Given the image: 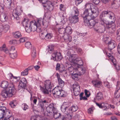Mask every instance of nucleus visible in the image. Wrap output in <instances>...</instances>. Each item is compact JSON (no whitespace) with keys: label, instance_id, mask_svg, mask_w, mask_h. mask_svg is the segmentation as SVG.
<instances>
[{"label":"nucleus","instance_id":"obj_1","mask_svg":"<svg viewBox=\"0 0 120 120\" xmlns=\"http://www.w3.org/2000/svg\"><path fill=\"white\" fill-rule=\"evenodd\" d=\"M46 110L48 116H50L53 115L55 119H59V120H66L67 117L58 112L57 109L54 107L53 103H51L47 107Z\"/></svg>","mask_w":120,"mask_h":120},{"label":"nucleus","instance_id":"obj_2","mask_svg":"<svg viewBox=\"0 0 120 120\" xmlns=\"http://www.w3.org/2000/svg\"><path fill=\"white\" fill-rule=\"evenodd\" d=\"M84 15H81V16L83 18L85 26H89L90 28L94 27L96 24L95 21L93 20H91V14L88 13L86 11L84 13Z\"/></svg>","mask_w":120,"mask_h":120},{"label":"nucleus","instance_id":"obj_3","mask_svg":"<svg viewBox=\"0 0 120 120\" xmlns=\"http://www.w3.org/2000/svg\"><path fill=\"white\" fill-rule=\"evenodd\" d=\"M76 55H67L65 56V58L71 62L74 63L75 66L79 67V65L80 67H82L83 63L81 58H76Z\"/></svg>","mask_w":120,"mask_h":120},{"label":"nucleus","instance_id":"obj_4","mask_svg":"<svg viewBox=\"0 0 120 120\" xmlns=\"http://www.w3.org/2000/svg\"><path fill=\"white\" fill-rule=\"evenodd\" d=\"M69 106V105L68 103L64 102L61 107V109L62 112H64L67 115V117H66L68 119L70 120L71 119V114L72 112Z\"/></svg>","mask_w":120,"mask_h":120},{"label":"nucleus","instance_id":"obj_5","mask_svg":"<svg viewBox=\"0 0 120 120\" xmlns=\"http://www.w3.org/2000/svg\"><path fill=\"white\" fill-rule=\"evenodd\" d=\"M72 10V13L69 21L71 23H75L79 21V18L78 16L79 13L77 8L75 7H73Z\"/></svg>","mask_w":120,"mask_h":120},{"label":"nucleus","instance_id":"obj_6","mask_svg":"<svg viewBox=\"0 0 120 120\" xmlns=\"http://www.w3.org/2000/svg\"><path fill=\"white\" fill-rule=\"evenodd\" d=\"M60 88L59 87H55L52 91V93L55 97L59 96L64 97L66 95V92L64 90H60Z\"/></svg>","mask_w":120,"mask_h":120},{"label":"nucleus","instance_id":"obj_7","mask_svg":"<svg viewBox=\"0 0 120 120\" xmlns=\"http://www.w3.org/2000/svg\"><path fill=\"white\" fill-rule=\"evenodd\" d=\"M52 88L51 82L49 80H46L45 83V85L41 88L42 92L44 94H48L50 92Z\"/></svg>","mask_w":120,"mask_h":120},{"label":"nucleus","instance_id":"obj_8","mask_svg":"<svg viewBox=\"0 0 120 120\" xmlns=\"http://www.w3.org/2000/svg\"><path fill=\"white\" fill-rule=\"evenodd\" d=\"M89 10L91 11V12H90L89 11V10H88V9H86L85 10L81 15H84V14L85 13V11H87V13L89 14H91V17H93L94 18H95L98 15L99 11L98 8L97 7L94 5Z\"/></svg>","mask_w":120,"mask_h":120},{"label":"nucleus","instance_id":"obj_9","mask_svg":"<svg viewBox=\"0 0 120 120\" xmlns=\"http://www.w3.org/2000/svg\"><path fill=\"white\" fill-rule=\"evenodd\" d=\"M74 67H73L70 68H68L69 71L70 72H71L74 71L79 72L82 75L83 74L85 71V68H82V67H80V66L79 65V67H77L74 66Z\"/></svg>","mask_w":120,"mask_h":120},{"label":"nucleus","instance_id":"obj_10","mask_svg":"<svg viewBox=\"0 0 120 120\" xmlns=\"http://www.w3.org/2000/svg\"><path fill=\"white\" fill-rule=\"evenodd\" d=\"M42 20V19L41 18H40L38 19L37 23L35 21L30 22L32 31H36L37 27L41 26V22Z\"/></svg>","mask_w":120,"mask_h":120},{"label":"nucleus","instance_id":"obj_11","mask_svg":"<svg viewBox=\"0 0 120 120\" xmlns=\"http://www.w3.org/2000/svg\"><path fill=\"white\" fill-rule=\"evenodd\" d=\"M23 26H25L26 31L30 33L32 31L30 22L28 19H24L22 22Z\"/></svg>","mask_w":120,"mask_h":120},{"label":"nucleus","instance_id":"obj_12","mask_svg":"<svg viewBox=\"0 0 120 120\" xmlns=\"http://www.w3.org/2000/svg\"><path fill=\"white\" fill-rule=\"evenodd\" d=\"M6 108L4 106H0V115H2V116L0 118V120H6V114H8L10 112L6 111Z\"/></svg>","mask_w":120,"mask_h":120},{"label":"nucleus","instance_id":"obj_13","mask_svg":"<svg viewBox=\"0 0 120 120\" xmlns=\"http://www.w3.org/2000/svg\"><path fill=\"white\" fill-rule=\"evenodd\" d=\"M5 90L9 96L11 97L15 94L16 92V90L13 84H9L8 86Z\"/></svg>","mask_w":120,"mask_h":120},{"label":"nucleus","instance_id":"obj_14","mask_svg":"<svg viewBox=\"0 0 120 120\" xmlns=\"http://www.w3.org/2000/svg\"><path fill=\"white\" fill-rule=\"evenodd\" d=\"M0 50L3 51L6 53H9L16 52L14 46H12L9 50H8L6 47V45L5 44H4L2 47H0Z\"/></svg>","mask_w":120,"mask_h":120},{"label":"nucleus","instance_id":"obj_15","mask_svg":"<svg viewBox=\"0 0 120 120\" xmlns=\"http://www.w3.org/2000/svg\"><path fill=\"white\" fill-rule=\"evenodd\" d=\"M109 15V18L110 19H114L113 21L112 22H113L115 20V17L113 13L110 11H103L101 14L100 17L101 19V18L106 16V15Z\"/></svg>","mask_w":120,"mask_h":120},{"label":"nucleus","instance_id":"obj_16","mask_svg":"<svg viewBox=\"0 0 120 120\" xmlns=\"http://www.w3.org/2000/svg\"><path fill=\"white\" fill-rule=\"evenodd\" d=\"M72 88L75 96H76L78 95L80 91V87L78 84L77 83H75L73 85Z\"/></svg>","mask_w":120,"mask_h":120},{"label":"nucleus","instance_id":"obj_17","mask_svg":"<svg viewBox=\"0 0 120 120\" xmlns=\"http://www.w3.org/2000/svg\"><path fill=\"white\" fill-rule=\"evenodd\" d=\"M27 81L25 78H22L19 82V84L18 86L19 90L22 88L25 89L26 86Z\"/></svg>","mask_w":120,"mask_h":120},{"label":"nucleus","instance_id":"obj_18","mask_svg":"<svg viewBox=\"0 0 120 120\" xmlns=\"http://www.w3.org/2000/svg\"><path fill=\"white\" fill-rule=\"evenodd\" d=\"M42 5L44 8L46 9H47L49 10V11L52 10L53 8V5L52 2L49 1L47 0L46 2L45 3H42Z\"/></svg>","mask_w":120,"mask_h":120},{"label":"nucleus","instance_id":"obj_19","mask_svg":"<svg viewBox=\"0 0 120 120\" xmlns=\"http://www.w3.org/2000/svg\"><path fill=\"white\" fill-rule=\"evenodd\" d=\"M53 59L54 61H60L62 58L61 53L60 52H56L53 53L52 54Z\"/></svg>","mask_w":120,"mask_h":120},{"label":"nucleus","instance_id":"obj_20","mask_svg":"<svg viewBox=\"0 0 120 120\" xmlns=\"http://www.w3.org/2000/svg\"><path fill=\"white\" fill-rule=\"evenodd\" d=\"M22 12V8L20 6H18L16 9L14 10L13 11V13L18 16L20 15Z\"/></svg>","mask_w":120,"mask_h":120},{"label":"nucleus","instance_id":"obj_21","mask_svg":"<svg viewBox=\"0 0 120 120\" xmlns=\"http://www.w3.org/2000/svg\"><path fill=\"white\" fill-rule=\"evenodd\" d=\"M8 14L7 12H3L2 14L0 17V19L2 22L7 21L8 20Z\"/></svg>","mask_w":120,"mask_h":120},{"label":"nucleus","instance_id":"obj_22","mask_svg":"<svg viewBox=\"0 0 120 120\" xmlns=\"http://www.w3.org/2000/svg\"><path fill=\"white\" fill-rule=\"evenodd\" d=\"M63 14L64 13H60L59 14V15L60 16L61 19L60 24L62 25L65 24L67 21V19L64 16Z\"/></svg>","mask_w":120,"mask_h":120},{"label":"nucleus","instance_id":"obj_23","mask_svg":"<svg viewBox=\"0 0 120 120\" xmlns=\"http://www.w3.org/2000/svg\"><path fill=\"white\" fill-rule=\"evenodd\" d=\"M48 102V101L47 100H41L39 102L38 106L39 107H41V109H43L44 106Z\"/></svg>","mask_w":120,"mask_h":120},{"label":"nucleus","instance_id":"obj_24","mask_svg":"<svg viewBox=\"0 0 120 120\" xmlns=\"http://www.w3.org/2000/svg\"><path fill=\"white\" fill-rule=\"evenodd\" d=\"M108 47L110 50H111L114 48L116 46L115 42L113 41H111L108 43Z\"/></svg>","mask_w":120,"mask_h":120},{"label":"nucleus","instance_id":"obj_25","mask_svg":"<svg viewBox=\"0 0 120 120\" xmlns=\"http://www.w3.org/2000/svg\"><path fill=\"white\" fill-rule=\"evenodd\" d=\"M9 26L8 24H6L3 26L0 25V31H4L5 32H7L9 29Z\"/></svg>","mask_w":120,"mask_h":120},{"label":"nucleus","instance_id":"obj_26","mask_svg":"<svg viewBox=\"0 0 120 120\" xmlns=\"http://www.w3.org/2000/svg\"><path fill=\"white\" fill-rule=\"evenodd\" d=\"M56 75L57 78L59 85L61 86V87H62L64 85V82L62 80V79L60 78V76L58 73H57Z\"/></svg>","mask_w":120,"mask_h":120},{"label":"nucleus","instance_id":"obj_27","mask_svg":"<svg viewBox=\"0 0 120 120\" xmlns=\"http://www.w3.org/2000/svg\"><path fill=\"white\" fill-rule=\"evenodd\" d=\"M63 36L64 40L66 42H70L72 38L69 35L64 34Z\"/></svg>","mask_w":120,"mask_h":120},{"label":"nucleus","instance_id":"obj_28","mask_svg":"<svg viewBox=\"0 0 120 120\" xmlns=\"http://www.w3.org/2000/svg\"><path fill=\"white\" fill-rule=\"evenodd\" d=\"M113 20L112 21L110 22H109L108 21H106L104 20H102V21L104 22V24L103 25V26L105 24L106 25V26L108 28H109L111 26V24L113 23L114 22L115 20L114 21L112 22L113 21L114 19H113Z\"/></svg>","mask_w":120,"mask_h":120},{"label":"nucleus","instance_id":"obj_29","mask_svg":"<svg viewBox=\"0 0 120 120\" xmlns=\"http://www.w3.org/2000/svg\"><path fill=\"white\" fill-rule=\"evenodd\" d=\"M93 83L95 87H99L101 85L102 83L101 81L96 80L93 82Z\"/></svg>","mask_w":120,"mask_h":120},{"label":"nucleus","instance_id":"obj_30","mask_svg":"<svg viewBox=\"0 0 120 120\" xmlns=\"http://www.w3.org/2000/svg\"><path fill=\"white\" fill-rule=\"evenodd\" d=\"M1 95L3 98H6L7 97H10L11 96H9L8 92H7L6 90H4L1 92Z\"/></svg>","mask_w":120,"mask_h":120},{"label":"nucleus","instance_id":"obj_31","mask_svg":"<svg viewBox=\"0 0 120 120\" xmlns=\"http://www.w3.org/2000/svg\"><path fill=\"white\" fill-rule=\"evenodd\" d=\"M65 29V34L69 35L71 34L72 32V30L70 27L67 26Z\"/></svg>","mask_w":120,"mask_h":120},{"label":"nucleus","instance_id":"obj_32","mask_svg":"<svg viewBox=\"0 0 120 120\" xmlns=\"http://www.w3.org/2000/svg\"><path fill=\"white\" fill-rule=\"evenodd\" d=\"M20 78L19 77H14L12 78L11 80L10 81L12 83H16L18 82L20 79Z\"/></svg>","mask_w":120,"mask_h":120},{"label":"nucleus","instance_id":"obj_33","mask_svg":"<svg viewBox=\"0 0 120 120\" xmlns=\"http://www.w3.org/2000/svg\"><path fill=\"white\" fill-rule=\"evenodd\" d=\"M115 91L114 93L115 97L116 98H119L120 96V90L119 89V87L116 86Z\"/></svg>","mask_w":120,"mask_h":120},{"label":"nucleus","instance_id":"obj_34","mask_svg":"<svg viewBox=\"0 0 120 120\" xmlns=\"http://www.w3.org/2000/svg\"><path fill=\"white\" fill-rule=\"evenodd\" d=\"M101 108H104V109H107L109 108V105L105 102L101 104Z\"/></svg>","mask_w":120,"mask_h":120},{"label":"nucleus","instance_id":"obj_35","mask_svg":"<svg viewBox=\"0 0 120 120\" xmlns=\"http://www.w3.org/2000/svg\"><path fill=\"white\" fill-rule=\"evenodd\" d=\"M9 85L8 82L5 81H4L2 82L1 86L3 88H6Z\"/></svg>","mask_w":120,"mask_h":120},{"label":"nucleus","instance_id":"obj_36","mask_svg":"<svg viewBox=\"0 0 120 120\" xmlns=\"http://www.w3.org/2000/svg\"><path fill=\"white\" fill-rule=\"evenodd\" d=\"M46 30H42V32H41L39 34V35L41 38V39H44V38H45L46 34Z\"/></svg>","mask_w":120,"mask_h":120},{"label":"nucleus","instance_id":"obj_37","mask_svg":"<svg viewBox=\"0 0 120 120\" xmlns=\"http://www.w3.org/2000/svg\"><path fill=\"white\" fill-rule=\"evenodd\" d=\"M103 98V95L101 92L97 93L96 95V99L98 100H99Z\"/></svg>","mask_w":120,"mask_h":120},{"label":"nucleus","instance_id":"obj_38","mask_svg":"<svg viewBox=\"0 0 120 120\" xmlns=\"http://www.w3.org/2000/svg\"><path fill=\"white\" fill-rule=\"evenodd\" d=\"M105 54H106L107 55L109 58L113 62V61L115 60L114 59V57L112 56L111 55L112 53V52H110V53L109 52H105Z\"/></svg>","mask_w":120,"mask_h":120},{"label":"nucleus","instance_id":"obj_39","mask_svg":"<svg viewBox=\"0 0 120 120\" xmlns=\"http://www.w3.org/2000/svg\"><path fill=\"white\" fill-rule=\"evenodd\" d=\"M7 54H8L13 59H14L16 58L17 56L16 52H13L9 53Z\"/></svg>","mask_w":120,"mask_h":120},{"label":"nucleus","instance_id":"obj_40","mask_svg":"<svg viewBox=\"0 0 120 120\" xmlns=\"http://www.w3.org/2000/svg\"><path fill=\"white\" fill-rule=\"evenodd\" d=\"M31 56L33 58H35L36 56V48L33 47L31 49Z\"/></svg>","mask_w":120,"mask_h":120},{"label":"nucleus","instance_id":"obj_41","mask_svg":"<svg viewBox=\"0 0 120 120\" xmlns=\"http://www.w3.org/2000/svg\"><path fill=\"white\" fill-rule=\"evenodd\" d=\"M13 35L14 37L16 38H18L21 36L20 32L19 31L14 33Z\"/></svg>","mask_w":120,"mask_h":120},{"label":"nucleus","instance_id":"obj_42","mask_svg":"<svg viewBox=\"0 0 120 120\" xmlns=\"http://www.w3.org/2000/svg\"><path fill=\"white\" fill-rule=\"evenodd\" d=\"M17 104V102L15 100H14L10 102V105L11 106L12 108L15 107Z\"/></svg>","mask_w":120,"mask_h":120},{"label":"nucleus","instance_id":"obj_43","mask_svg":"<svg viewBox=\"0 0 120 120\" xmlns=\"http://www.w3.org/2000/svg\"><path fill=\"white\" fill-rule=\"evenodd\" d=\"M93 5V4L92 3H87L86 4L85 7L86 9H88L89 10V8L90 9Z\"/></svg>","mask_w":120,"mask_h":120},{"label":"nucleus","instance_id":"obj_44","mask_svg":"<svg viewBox=\"0 0 120 120\" xmlns=\"http://www.w3.org/2000/svg\"><path fill=\"white\" fill-rule=\"evenodd\" d=\"M104 22L102 21V19H101L100 21V22H98L97 23L95 24V25L98 27L101 26L104 24Z\"/></svg>","mask_w":120,"mask_h":120},{"label":"nucleus","instance_id":"obj_45","mask_svg":"<svg viewBox=\"0 0 120 120\" xmlns=\"http://www.w3.org/2000/svg\"><path fill=\"white\" fill-rule=\"evenodd\" d=\"M54 48V46L52 45H49L48 46V52L49 53H51L52 51L53 50Z\"/></svg>","mask_w":120,"mask_h":120},{"label":"nucleus","instance_id":"obj_46","mask_svg":"<svg viewBox=\"0 0 120 120\" xmlns=\"http://www.w3.org/2000/svg\"><path fill=\"white\" fill-rule=\"evenodd\" d=\"M56 30H58L59 33L60 34H64L65 33V29L64 28H58Z\"/></svg>","mask_w":120,"mask_h":120},{"label":"nucleus","instance_id":"obj_47","mask_svg":"<svg viewBox=\"0 0 120 120\" xmlns=\"http://www.w3.org/2000/svg\"><path fill=\"white\" fill-rule=\"evenodd\" d=\"M52 37V34L50 33H47L46 34L45 38L46 40H48L50 39Z\"/></svg>","mask_w":120,"mask_h":120},{"label":"nucleus","instance_id":"obj_48","mask_svg":"<svg viewBox=\"0 0 120 120\" xmlns=\"http://www.w3.org/2000/svg\"><path fill=\"white\" fill-rule=\"evenodd\" d=\"M22 108L24 110L26 111L29 108L28 106L26 103H23L22 105Z\"/></svg>","mask_w":120,"mask_h":120},{"label":"nucleus","instance_id":"obj_49","mask_svg":"<svg viewBox=\"0 0 120 120\" xmlns=\"http://www.w3.org/2000/svg\"><path fill=\"white\" fill-rule=\"evenodd\" d=\"M72 112L76 111L78 109V107L76 105H73L70 107Z\"/></svg>","mask_w":120,"mask_h":120},{"label":"nucleus","instance_id":"obj_50","mask_svg":"<svg viewBox=\"0 0 120 120\" xmlns=\"http://www.w3.org/2000/svg\"><path fill=\"white\" fill-rule=\"evenodd\" d=\"M72 78L75 80H79L78 76L77 74H72L71 76Z\"/></svg>","mask_w":120,"mask_h":120},{"label":"nucleus","instance_id":"obj_51","mask_svg":"<svg viewBox=\"0 0 120 120\" xmlns=\"http://www.w3.org/2000/svg\"><path fill=\"white\" fill-rule=\"evenodd\" d=\"M26 47L28 49H30L32 47L31 43L29 42H27L25 44Z\"/></svg>","mask_w":120,"mask_h":120},{"label":"nucleus","instance_id":"obj_52","mask_svg":"<svg viewBox=\"0 0 120 120\" xmlns=\"http://www.w3.org/2000/svg\"><path fill=\"white\" fill-rule=\"evenodd\" d=\"M41 19H42V20L41 23L42 22V25L45 26V28H46L48 26V22L46 21L45 19H43L42 18Z\"/></svg>","mask_w":120,"mask_h":120},{"label":"nucleus","instance_id":"obj_53","mask_svg":"<svg viewBox=\"0 0 120 120\" xmlns=\"http://www.w3.org/2000/svg\"><path fill=\"white\" fill-rule=\"evenodd\" d=\"M18 41L14 40H11L9 41V43L10 44H17Z\"/></svg>","mask_w":120,"mask_h":120},{"label":"nucleus","instance_id":"obj_54","mask_svg":"<svg viewBox=\"0 0 120 120\" xmlns=\"http://www.w3.org/2000/svg\"><path fill=\"white\" fill-rule=\"evenodd\" d=\"M30 99L31 101H33L34 104L36 105V103L37 101V98L34 97L32 98L31 97Z\"/></svg>","mask_w":120,"mask_h":120},{"label":"nucleus","instance_id":"obj_55","mask_svg":"<svg viewBox=\"0 0 120 120\" xmlns=\"http://www.w3.org/2000/svg\"><path fill=\"white\" fill-rule=\"evenodd\" d=\"M28 74V71L27 69H26L24 71L21 73V75L24 76L27 75Z\"/></svg>","mask_w":120,"mask_h":120},{"label":"nucleus","instance_id":"obj_56","mask_svg":"<svg viewBox=\"0 0 120 120\" xmlns=\"http://www.w3.org/2000/svg\"><path fill=\"white\" fill-rule=\"evenodd\" d=\"M65 65L67 69L69 68H70L73 66H72V65L70 62H67L65 63Z\"/></svg>","mask_w":120,"mask_h":120},{"label":"nucleus","instance_id":"obj_57","mask_svg":"<svg viewBox=\"0 0 120 120\" xmlns=\"http://www.w3.org/2000/svg\"><path fill=\"white\" fill-rule=\"evenodd\" d=\"M109 38L107 37L106 35H105L104 36L103 38V39L105 43H107V41L109 40Z\"/></svg>","mask_w":120,"mask_h":120},{"label":"nucleus","instance_id":"obj_58","mask_svg":"<svg viewBox=\"0 0 120 120\" xmlns=\"http://www.w3.org/2000/svg\"><path fill=\"white\" fill-rule=\"evenodd\" d=\"M7 3L8 5V6H7V8H10L11 6V4L12 3L11 0H7Z\"/></svg>","mask_w":120,"mask_h":120},{"label":"nucleus","instance_id":"obj_59","mask_svg":"<svg viewBox=\"0 0 120 120\" xmlns=\"http://www.w3.org/2000/svg\"><path fill=\"white\" fill-rule=\"evenodd\" d=\"M76 34L79 36H84L86 35V33H80L78 32H76Z\"/></svg>","mask_w":120,"mask_h":120},{"label":"nucleus","instance_id":"obj_60","mask_svg":"<svg viewBox=\"0 0 120 120\" xmlns=\"http://www.w3.org/2000/svg\"><path fill=\"white\" fill-rule=\"evenodd\" d=\"M4 5L3 4H0V11H3L4 10Z\"/></svg>","mask_w":120,"mask_h":120},{"label":"nucleus","instance_id":"obj_61","mask_svg":"<svg viewBox=\"0 0 120 120\" xmlns=\"http://www.w3.org/2000/svg\"><path fill=\"white\" fill-rule=\"evenodd\" d=\"M40 26H38L36 30L37 32H39L40 33H41V32H42V30H41Z\"/></svg>","mask_w":120,"mask_h":120},{"label":"nucleus","instance_id":"obj_62","mask_svg":"<svg viewBox=\"0 0 120 120\" xmlns=\"http://www.w3.org/2000/svg\"><path fill=\"white\" fill-rule=\"evenodd\" d=\"M27 39L25 38H21L19 39V41L20 42L23 43L25 42Z\"/></svg>","mask_w":120,"mask_h":120},{"label":"nucleus","instance_id":"obj_63","mask_svg":"<svg viewBox=\"0 0 120 120\" xmlns=\"http://www.w3.org/2000/svg\"><path fill=\"white\" fill-rule=\"evenodd\" d=\"M92 1L93 3L96 5L98 4L100 2L99 0H92Z\"/></svg>","mask_w":120,"mask_h":120},{"label":"nucleus","instance_id":"obj_64","mask_svg":"<svg viewBox=\"0 0 120 120\" xmlns=\"http://www.w3.org/2000/svg\"><path fill=\"white\" fill-rule=\"evenodd\" d=\"M104 86L107 88H109L110 87V86L108 82H104Z\"/></svg>","mask_w":120,"mask_h":120}]
</instances>
